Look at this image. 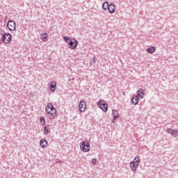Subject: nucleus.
Instances as JSON below:
<instances>
[{
  "instance_id": "obj_1",
  "label": "nucleus",
  "mask_w": 178,
  "mask_h": 178,
  "mask_svg": "<svg viewBox=\"0 0 178 178\" xmlns=\"http://www.w3.org/2000/svg\"><path fill=\"white\" fill-rule=\"evenodd\" d=\"M0 35H2L1 40L4 44H9L12 41V34L5 33V31L0 29Z\"/></svg>"
},
{
  "instance_id": "obj_2",
  "label": "nucleus",
  "mask_w": 178,
  "mask_h": 178,
  "mask_svg": "<svg viewBox=\"0 0 178 178\" xmlns=\"http://www.w3.org/2000/svg\"><path fill=\"white\" fill-rule=\"evenodd\" d=\"M46 112L51 116H55L56 115V108L54 107L52 103H49L46 107Z\"/></svg>"
},
{
  "instance_id": "obj_3",
  "label": "nucleus",
  "mask_w": 178,
  "mask_h": 178,
  "mask_svg": "<svg viewBox=\"0 0 178 178\" xmlns=\"http://www.w3.org/2000/svg\"><path fill=\"white\" fill-rule=\"evenodd\" d=\"M139 163H140V158L138 157H136L134 159V161L130 163V168L133 172H136V170H137V168H138Z\"/></svg>"
},
{
  "instance_id": "obj_4",
  "label": "nucleus",
  "mask_w": 178,
  "mask_h": 178,
  "mask_svg": "<svg viewBox=\"0 0 178 178\" xmlns=\"http://www.w3.org/2000/svg\"><path fill=\"white\" fill-rule=\"evenodd\" d=\"M77 45H79V41L74 38H72L68 42V47L70 49H76L77 48Z\"/></svg>"
},
{
  "instance_id": "obj_5",
  "label": "nucleus",
  "mask_w": 178,
  "mask_h": 178,
  "mask_svg": "<svg viewBox=\"0 0 178 178\" xmlns=\"http://www.w3.org/2000/svg\"><path fill=\"white\" fill-rule=\"evenodd\" d=\"M97 105L101 108L103 112H108V104L105 103V101L100 99L97 102Z\"/></svg>"
},
{
  "instance_id": "obj_6",
  "label": "nucleus",
  "mask_w": 178,
  "mask_h": 178,
  "mask_svg": "<svg viewBox=\"0 0 178 178\" xmlns=\"http://www.w3.org/2000/svg\"><path fill=\"white\" fill-rule=\"evenodd\" d=\"M80 147L81 151H83V152H88L90 151V143H86L84 141L81 142Z\"/></svg>"
},
{
  "instance_id": "obj_7",
  "label": "nucleus",
  "mask_w": 178,
  "mask_h": 178,
  "mask_svg": "<svg viewBox=\"0 0 178 178\" xmlns=\"http://www.w3.org/2000/svg\"><path fill=\"white\" fill-rule=\"evenodd\" d=\"M7 27L10 31H15L16 30V22L13 20H9L7 23Z\"/></svg>"
},
{
  "instance_id": "obj_8",
  "label": "nucleus",
  "mask_w": 178,
  "mask_h": 178,
  "mask_svg": "<svg viewBox=\"0 0 178 178\" xmlns=\"http://www.w3.org/2000/svg\"><path fill=\"white\" fill-rule=\"evenodd\" d=\"M86 106H87V104H86V102L84 101L80 102L79 105V109L80 112H85Z\"/></svg>"
},
{
  "instance_id": "obj_9",
  "label": "nucleus",
  "mask_w": 178,
  "mask_h": 178,
  "mask_svg": "<svg viewBox=\"0 0 178 178\" xmlns=\"http://www.w3.org/2000/svg\"><path fill=\"white\" fill-rule=\"evenodd\" d=\"M49 88L51 92H55V90H56V82L51 81L49 83Z\"/></svg>"
},
{
  "instance_id": "obj_10",
  "label": "nucleus",
  "mask_w": 178,
  "mask_h": 178,
  "mask_svg": "<svg viewBox=\"0 0 178 178\" xmlns=\"http://www.w3.org/2000/svg\"><path fill=\"white\" fill-rule=\"evenodd\" d=\"M131 101L133 105H138V102H140V98L138 96L134 95Z\"/></svg>"
},
{
  "instance_id": "obj_11",
  "label": "nucleus",
  "mask_w": 178,
  "mask_h": 178,
  "mask_svg": "<svg viewBox=\"0 0 178 178\" xmlns=\"http://www.w3.org/2000/svg\"><path fill=\"white\" fill-rule=\"evenodd\" d=\"M108 10L109 13H115V10H116V7L115 6V4H109Z\"/></svg>"
},
{
  "instance_id": "obj_12",
  "label": "nucleus",
  "mask_w": 178,
  "mask_h": 178,
  "mask_svg": "<svg viewBox=\"0 0 178 178\" xmlns=\"http://www.w3.org/2000/svg\"><path fill=\"white\" fill-rule=\"evenodd\" d=\"M167 133H168V134H171V136H177L178 135V130H173L172 129H167Z\"/></svg>"
},
{
  "instance_id": "obj_13",
  "label": "nucleus",
  "mask_w": 178,
  "mask_h": 178,
  "mask_svg": "<svg viewBox=\"0 0 178 178\" xmlns=\"http://www.w3.org/2000/svg\"><path fill=\"white\" fill-rule=\"evenodd\" d=\"M136 96L139 98H142V99L144 98V90L140 89L139 90H138L137 95Z\"/></svg>"
},
{
  "instance_id": "obj_14",
  "label": "nucleus",
  "mask_w": 178,
  "mask_h": 178,
  "mask_svg": "<svg viewBox=\"0 0 178 178\" xmlns=\"http://www.w3.org/2000/svg\"><path fill=\"white\" fill-rule=\"evenodd\" d=\"M40 145L42 147V148H45V147L48 145V142L45 139H42L40 141Z\"/></svg>"
},
{
  "instance_id": "obj_15",
  "label": "nucleus",
  "mask_w": 178,
  "mask_h": 178,
  "mask_svg": "<svg viewBox=\"0 0 178 178\" xmlns=\"http://www.w3.org/2000/svg\"><path fill=\"white\" fill-rule=\"evenodd\" d=\"M49 127H51V126L50 125H47V126H45L44 127V129H43V133H44V134H48V133H51V128H49Z\"/></svg>"
},
{
  "instance_id": "obj_16",
  "label": "nucleus",
  "mask_w": 178,
  "mask_h": 178,
  "mask_svg": "<svg viewBox=\"0 0 178 178\" xmlns=\"http://www.w3.org/2000/svg\"><path fill=\"white\" fill-rule=\"evenodd\" d=\"M113 120H117L118 118H119V113L118 112L117 110H113Z\"/></svg>"
},
{
  "instance_id": "obj_17",
  "label": "nucleus",
  "mask_w": 178,
  "mask_h": 178,
  "mask_svg": "<svg viewBox=\"0 0 178 178\" xmlns=\"http://www.w3.org/2000/svg\"><path fill=\"white\" fill-rule=\"evenodd\" d=\"M109 3H108V1H105L104 3H103L102 4V8L104 10H107V9H108L109 8Z\"/></svg>"
},
{
  "instance_id": "obj_18",
  "label": "nucleus",
  "mask_w": 178,
  "mask_h": 178,
  "mask_svg": "<svg viewBox=\"0 0 178 178\" xmlns=\"http://www.w3.org/2000/svg\"><path fill=\"white\" fill-rule=\"evenodd\" d=\"M147 52H148V54H154V52H155V47H150L147 48Z\"/></svg>"
},
{
  "instance_id": "obj_19",
  "label": "nucleus",
  "mask_w": 178,
  "mask_h": 178,
  "mask_svg": "<svg viewBox=\"0 0 178 178\" xmlns=\"http://www.w3.org/2000/svg\"><path fill=\"white\" fill-rule=\"evenodd\" d=\"M40 124H42V126H45V118H44V116H41L40 118Z\"/></svg>"
},
{
  "instance_id": "obj_20",
  "label": "nucleus",
  "mask_w": 178,
  "mask_h": 178,
  "mask_svg": "<svg viewBox=\"0 0 178 178\" xmlns=\"http://www.w3.org/2000/svg\"><path fill=\"white\" fill-rule=\"evenodd\" d=\"M41 38L43 40V41H45V40H48V34L47 33H42L41 35Z\"/></svg>"
},
{
  "instance_id": "obj_21",
  "label": "nucleus",
  "mask_w": 178,
  "mask_h": 178,
  "mask_svg": "<svg viewBox=\"0 0 178 178\" xmlns=\"http://www.w3.org/2000/svg\"><path fill=\"white\" fill-rule=\"evenodd\" d=\"M63 40L64 41H65V42H70V38L67 37V36H64L63 37Z\"/></svg>"
},
{
  "instance_id": "obj_22",
  "label": "nucleus",
  "mask_w": 178,
  "mask_h": 178,
  "mask_svg": "<svg viewBox=\"0 0 178 178\" xmlns=\"http://www.w3.org/2000/svg\"><path fill=\"white\" fill-rule=\"evenodd\" d=\"M94 63H95V57L92 58L90 61V65H94Z\"/></svg>"
},
{
  "instance_id": "obj_23",
  "label": "nucleus",
  "mask_w": 178,
  "mask_h": 178,
  "mask_svg": "<svg viewBox=\"0 0 178 178\" xmlns=\"http://www.w3.org/2000/svg\"><path fill=\"white\" fill-rule=\"evenodd\" d=\"M92 163H93V165H95L97 163V159H92Z\"/></svg>"
},
{
  "instance_id": "obj_24",
  "label": "nucleus",
  "mask_w": 178,
  "mask_h": 178,
  "mask_svg": "<svg viewBox=\"0 0 178 178\" xmlns=\"http://www.w3.org/2000/svg\"><path fill=\"white\" fill-rule=\"evenodd\" d=\"M6 40H8V36H6L5 41H6Z\"/></svg>"
}]
</instances>
